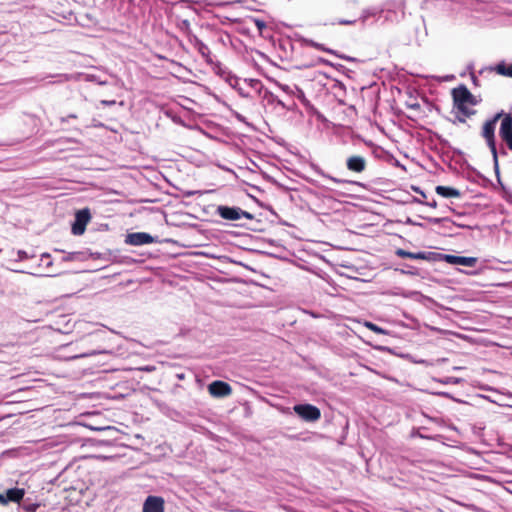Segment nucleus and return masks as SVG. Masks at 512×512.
I'll list each match as a JSON object with an SVG mask.
<instances>
[{
  "label": "nucleus",
  "mask_w": 512,
  "mask_h": 512,
  "mask_svg": "<svg viewBox=\"0 0 512 512\" xmlns=\"http://www.w3.org/2000/svg\"><path fill=\"white\" fill-rule=\"evenodd\" d=\"M127 242L131 245L140 246L152 243L153 237L148 233L136 232L128 235Z\"/></svg>",
  "instance_id": "obj_10"
},
{
  "label": "nucleus",
  "mask_w": 512,
  "mask_h": 512,
  "mask_svg": "<svg viewBox=\"0 0 512 512\" xmlns=\"http://www.w3.org/2000/svg\"><path fill=\"white\" fill-rule=\"evenodd\" d=\"M427 205L432 207V208H436L437 207V203H436L435 200H433L432 202L427 203Z\"/></svg>",
  "instance_id": "obj_25"
},
{
  "label": "nucleus",
  "mask_w": 512,
  "mask_h": 512,
  "mask_svg": "<svg viewBox=\"0 0 512 512\" xmlns=\"http://www.w3.org/2000/svg\"><path fill=\"white\" fill-rule=\"evenodd\" d=\"M330 179H331L333 182H335V183H340V182H341V180L336 179V178H334V177H330Z\"/></svg>",
  "instance_id": "obj_26"
},
{
  "label": "nucleus",
  "mask_w": 512,
  "mask_h": 512,
  "mask_svg": "<svg viewBox=\"0 0 512 512\" xmlns=\"http://www.w3.org/2000/svg\"><path fill=\"white\" fill-rule=\"evenodd\" d=\"M294 412L307 422H316L321 418V411L312 404H298L293 407Z\"/></svg>",
  "instance_id": "obj_3"
},
{
  "label": "nucleus",
  "mask_w": 512,
  "mask_h": 512,
  "mask_svg": "<svg viewBox=\"0 0 512 512\" xmlns=\"http://www.w3.org/2000/svg\"><path fill=\"white\" fill-rule=\"evenodd\" d=\"M501 114H495L493 118L485 121L482 127V137L486 140V143L492 153L493 159L495 162H497L498 153L496 148V141H495V126L496 123L499 121Z\"/></svg>",
  "instance_id": "obj_2"
},
{
  "label": "nucleus",
  "mask_w": 512,
  "mask_h": 512,
  "mask_svg": "<svg viewBox=\"0 0 512 512\" xmlns=\"http://www.w3.org/2000/svg\"><path fill=\"white\" fill-rule=\"evenodd\" d=\"M506 147H507L510 151H512V144H508V145H506Z\"/></svg>",
  "instance_id": "obj_27"
},
{
  "label": "nucleus",
  "mask_w": 512,
  "mask_h": 512,
  "mask_svg": "<svg viewBox=\"0 0 512 512\" xmlns=\"http://www.w3.org/2000/svg\"><path fill=\"white\" fill-rule=\"evenodd\" d=\"M91 219L89 209H82L76 212L75 221L72 225V233L74 235H82L85 232L86 226Z\"/></svg>",
  "instance_id": "obj_6"
},
{
  "label": "nucleus",
  "mask_w": 512,
  "mask_h": 512,
  "mask_svg": "<svg viewBox=\"0 0 512 512\" xmlns=\"http://www.w3.org/2000/svg\"><path fill=\"white\" fill-rule=\"evenodd\" d=\"M435 191L444 198H458L461 196V192L458 189L449 186H436Z\"/></svg>",
  "instance_id": "obj_12"
},
{
  "label": "nucleus",
  "mask_w": 512,
  "mask_h": 512,
  "mask_svg": "<svg viewBox=\"0 0 512 512\" xmlns=\"http://www.w3.org/2000/svg\"><path fill=\"white\" fill-rule=\"evenodd\" d=\"M0 504L6 505L7 504V498H5L4 494H0Z\"/></svg>",
  "instance_id": "obj_23"
},
{
  "label": "nucleus",
  "mask_w": 512,
  "mask_h": 512,
  "mask_svg": "<svg viewBox=\"0 0 512 512\" xmlns=\"http://www.w3.org/2000/svg\"><path fill=\"white\" fill-rule=\"evenodd\" d=\"M453 106L457 109L456 119L460 123H465L467 118L476 114L473 109L477 105L475 96L465 85H460L452 90Z\"/></svg>",
  "instance_id": "obj_1"
},
{
  "label": "nucleus",
  "mask_w": 512,
  "mask_h": 512,
  "mask_svg": "<svg viewBox=\"0 0 512 512\" xmlns=\"http://www.w3.org/2000/svg\"><path fill=\"white\" fill-rule=\"evenodd\" d=\"M114 7H117L118 10L121 9V7L123 6V4L125 3V0H109Z\"/></svg>",
  "instance_id": "obj_20"
},
{
  "label": "nucleus",
  "mask_w": 512,
  "mask_h": 512,
  "mask_svg": "<svg viewBox=\"0 0 512 512\" xmlns=\"http://www.w3.org/2000/svg\"><path fill=\"white\" fill-rule=\"evenodd\" d=\"M38 507H39L38 504H30V505H25L23 508L26 512H36Z\"/></svg>",
  "instance_id": "obj_19"
},
{
  "label": "nucleus",
  "mask_w": 512,
  "mask_h": 512,
  "mask_svg": "<svg viewBox=\"0 0 512 512\" xmlns=\"http://www.w3.org/2000/svg\"><path fill=\"white\" fill-rule=\"evenodd\" d=\"M445 259L450 264L462 265L467 267H474L477 263V258L475 257L446 255Z\"/></svg>",
  "instance_id": "obj_11"
},
{
  "label": "nucleus",
  "mask_w": 512,
  "mask_h": 512,
  "mask_svg": "<svg viewBox=\"0 0 512 512\" xmlns=\"http://www.w3.org/2000/svg\"><path fill=\"white\" fill-rule=\"evenodd\" d=\"M255 26L257 27V29L259 30V32H262L263 29H265L267 27L265 21L261 20V19H258V18H255L253 20Z\"/></svg>",
  "instance_id": "obj_18"
},
{
  "label": "nucleus",
  "mask_w": 512,
  "mask_h": 512,
  "mask_svg": "<svg viewBox=\"0 0 512 512\" xmlns=\"http://www.w3.org/2000/svg\"><path fill=\"white\" fill-rule=\"evenodd\" d=\"M493 70L501 76L512 78V63L507 65L505 62H500L493 68Z\"/></svg>",
  "instance_id": "obj_16"
},
{
  "label": "nucleus",
  "mask_w": 512,
  "mask_h": 512,
  "mask_svg": "<svg viewBox=\"0 0 512 512\" xmlns=\"http://www.w3.org/2000/svg\"><path fill=\"white\" fill-rule=\"evenodd\" d=\"M500 117L499 136L505 145L512 144V113L498 112Z\"/></svg>",
  "instance_id": "obj_4"
},
{
  "label": "nucleus",
  "mask_w": 512,
  "mask_h": 512,
  "mask_svg": "<svg viewBox=\"0 0 512 512\" xmlns=\"http://www.w3.org/2000/svg\"><path fill=\"white\" fill-rule=\"evenodd\" d=\"M69 117H70V118H74V119H76V118H77V116H76L75 114L69 115Z\"/></svg>",
  "instance_id": "obj_28"
},
{
  "label": "nucleus",
  "mask_w": 512,
  "mask_h": 512,
  "mask_svg": "<svg viewBox=\"0 0 512 512\" xmlns=\"http://www.w3.org/2000/svg\"><path fill=\"white\" fill-rule=\"evenodd\" d=\"M25 495V491L22 488H11L8 489L5 493V498H7L8 502L20 503Z\"/></svg>",
  "instance_id": "obj_13"
},
{
  "label": "nucleus",
  "mask_w": 512,
  "mask_h": 512,
  "mask_svg": "<svg viewBox=\"0 0 512 512\" xmlns=\"http://www.w3.org/2000/svg\"><path fill=\"white\" fill-rule=\"evenodd\" d=\"M365 327H367L370 331L377 333V334H384L385 331L381 327L377 326L376 324L372 322H365Z\"/></svg>",
  "instance_id": "obj_17"
},
{
  "label": "nucleus",
  "mask_w": 512,
  "mask_h": 512,
  "mask_svg": "<svg viewBox=\"0 0 512 512\" xmlns=\"http://www.w3.org/2000/svg\"><path fill=\"white\" fill-rule=\"evenodd\" d=\"M195 47L208 64H213L212 53L206 44L200 40H197Z\"/></svg>",
  "instance_id": "obj_14"
},
{
  "label": "nucleus",
  "mask_w": 512,
  "mask_h": 512,
  "mask_svg": "<svg viewBox=\"0 0 512 512\" xmlns=\"http://www.w3.org/2000/svg\"><path fill=\"white\" fill-rule=\"evenodd\" d=\"M395 254L400 258H410V259H419V260H425L427 259V256L425 252H409L402 248H399L395 251Z\"/></svg>",
  "instance_id": "obj_15"
},
{
  "label": "nucleus",
  "mask_w": 512,
  "mask_h": 512,
  "mask_svg": "<svg viewBox=\"0 0 512 512\" xmlns=\"http://www.w3.org/2000/svg\"><path fill=\"white\" fill-rule=\"evenodd\" d=\"M346 168L353 173H363L367 168V159L362 155H351L346 160Z\"/></svg>",
  "instance_id": "obj_8"
},
{
  "label": "nucleus",
  "mask_w": 512,
  "mask_h": 512,
  "mask_svg": "<svg viewBox=\"0 0 512 512\" xmlns=\"http://www.w3.org/2000/svg\"><path fill=\"white\" fill-rule=\"evenodd\" d=\"M208 391L211 396L222 398L229 396L232 393V388L227 382L216 380L208 385Z\"/></svg>",
  "instance_id": "obj_7"
},
{
  "label": "nucleus",
  "mask_w": 512,
  "mask_h": 512,
  "mask_svg": "<svg viewBox=\"0 0 512 512\" xmlns=\"http://www.w3.org/2000/svg\"><path fill=\"white\" fill-rule=\"evenodd\" d=\"M217 214L221 218L229 221H236L239 220L241 217L252 219V215L249 212L243 211L239 207L218 206Z\"/></svg>",
  "instance_id": "obj_5"
},
{
  "label": "nucleus",
  "mask_w": 512,
  "mask_h": 512,
  "mask_svg": "<svg viewBox=\"0 0 512 512\" xmlns=\"http://www.w3.org/2000/svg\"><path fill=\"white\" fill-rule=\"evenodd\" d=\"M308 44H309L311 47H314V48H316V49H318V50H322V51H324V50H325V49H324V47L322 46V44L316 43V42H315V41H313V40H309V41H308Z\"/></svg>",
  "instance_id": "obj_21"
},
{
  "label": "nucleus",
  "mask_w": 512,
  "mask_h": 512,
  "mask_svg": "<svg viewBox=\"0 0 512 512\" xmlns=\"http://www.w3.org/2000/svg\"><path fill=\"white\" fill-rule=\"evenodd\" d=\"M164 499L160 496H148L143 504L142 512H164Z\"/></svg>",
  "instance_id": "obj_9"
},
{
  "label": "nucleus",
  "mask_w": 512,
  "mask_h": 512,
  "mask_svg": "<svg viewBox=\"0 0 512 512\" xmlns=\"http://www.w3.org/2000/svg\"><path fill=\"white\" fill-rule=\"evenodd\" d=\"M102 105L112 106L116 104L115 100H102L100 102Z\"/></svg>",
  "instance_id": "obj_22"
},
{
  "label": "nucleus",
  "mask_w": 512,
  "mask_h": 512,
  "mask_svg": "<svg viewBox=\"0 0 512 512\" xmlns=\"http://www.w3.org/2000/svg\"><path fill=\"white\" fill-rule=\"evenodd\" d=\"M339 23L342 24V25H349V24H352L353 21L341 20V21H339Z\"/></svg>",
  "instance_id": "obj_24"
}]
</instances>
